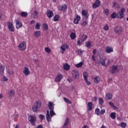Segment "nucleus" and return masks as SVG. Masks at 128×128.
<instances>
[{"mask_svg": "<svg viewBox=\"0 0 128 128\" xmlns=\"http://www.w3.org/2000/svg\"><path fill=\"white\" fill-rule=\"evenodd\" d=\"M64 70H70V65H68V64H66L64 66Z\"/></svg>", "mask_w": 128, "mask_h": 128, "instance_id": "28", "label": "nucleus"}, {"mask_svg": "<svg viewBox=\"0 0 128 128\" xmlns=\"http://www.w3.org/2000/svg\"><path fill=\"white\" fill-rule=\"evenodd\" d=\"M95 113L96 114H97L98 116L100 114V110L98 109V108H96L95 110Z\"/></svg>", "mask_w": 128, "mask_h": 128, "instance_id": "48", "label": "nucleus"}, {"mask_svg": "<svg viewBox=\"0 0 128 128\" xmlns=\"http://www.w3.org/2000/svg\"><path fill=\"white\" fill-rule=\"evenodd\" d=\"M100 6V0H96L95 2L92 4L93 8H98Z\"/></svg>", "mask_w": 128, "mask_h": 128, "instance_id": "11", "label": "nucleus"}, {"mask_svg": "<svg viewBox=\"0 0 128 128\" xmlns=\"http://www.w3.org/2000/svg\"><path fill=\"white\" fill-rule=\"evenodd\" d=\"M68 82H72V79L68 78Z\"/></svg>", "mask_w": 128, "mask_h": 128, "instance_id": "62", "label": "nucleus"}, {"mask_svg": "<svg viewBox=\"0 0 128 128\" xmlns=\"http://www.w3.org/2000/svg\"><path fill=\"white\" fill-rule=\"evenodd\" d=\"M126 123L124 122H123L121 123V124H120V127L121 128H126Z\"/></svg>", "mask_w": 128, "mask_h": 128, "instance_id": "46", "label": "nucleus"}, {"mask_svg": "<svg viewBox=\"0 0 128 128\" xmlns=\"http://www.w3.org/2000/svg\"><path fill=\"white\" fill-rule=\"evenodd\" d=\"M100 82V76H97L94 78V82L96 84H98Z\"/></svg>", "mask_w": 128, "mask_h": 128, "instance_id": "24", "label": "nucleus"}, {"mask_svg": "<svg viewBox=\"0 0 128 128\" xmlns=\"http://www.w3.org/2000/svg\"><path fill=\"white\" fill-rule=\"evenodd\" d=\"M8 28L10 32H14V26L12 25V22H9L8 24Z\"/></svg>", "mask_w": 128, "mask_h": 128, "instance_id": "13", "label": "nucleus"}, {"mask_svg": "<svg viewBox=\"0 0 128 128\" xmlns=\"http://www.w3.org/2000/svg\"><path fill=\"white\" fill-rule=\"evenodd\" d=\"M72 76L74 80H78L80 78V72H78V70H72Z\"/></svg>", "mask_w": 128, "mask_h": 128, "instance_id": "6", "label": "nucleus"}, {"mask_svg": "<svg viewBox=\"0 0 128 128\" xmlns=\"http://www.w3.org/2000/svg\"><path fill=\"white\" fill-rule=\"evenodd\" d=\"M8 94L10 96H14V91H12V90H10L8 92Z\"/></svg>", "mask_w": 128, "mask_h": 128, "instance_id": "41", "label": "nucleus"}, {"mask_svg": "<svg viewBox=\"0 0 128 128\" xmlns=\"http://www.w3.org/2000/svg\"><path fill=\"white\" fill-rule=\"evenodd\" d=\"M109 104L110 106H114V103L112 102H110Z\"/></svg>", "mask_w": 128, "mask_h": 128, "instance_id": "55", "label": "nucleus"}, {"mask_svg": "<svg viewBox=\"0 0 128 128\" xmlns=\"http://www.w3.org/2000/svg\"><path fill=\"white\" fill-rule=\"evenodd\" d=\"M54 116H56V113L54 110H50H50H46V120L48 122H52V118Z\"/></svg>", "mask_w": 128, "mask_h": 128, "instance_id": "1", "label": "nucleus"}, {"mask_svg": "<svg viewBox=\"0 0 128 128\" xmlns=\"http://www.w3.org/2000/svg\"><path fill=\"white\" fill-rule=\"evenodd\" d=\"M28 120L30 122L32 126H35L36 122V116H35L30 115L28 116Z\"/></svg>", "mask_w": 128, "mask_h": 128, "instance_id": "3", "label": "nucleus"}, {"mask_svg": "<svg viewBox=\"0 0 128 128\" xmlns=\"http://www.w3.org/2000/svg\"><path fill=\"white\" fill-rule=\"evenodd\" d=\"M82 64H84V63L82 62H80L79 64H76V68H82Z\"/></svg>", "mask_w": 128, "mask_h": 128, "instance_id": "42", "label": "nucleus"}, {"mask_svg": "<svg viewBox=\"0 0 128 128\" xmlns=\"http://www.w3.org/2000/svg\"><path fill=\"white\" fill-rule=\"evenodd\" d=\"M88 108L89 110H92V102H88Z\"/></svg>", "mask_w": 128, "mask_h": 128, "instance_id": "26", "label": "nucleus"}, {"mask_svg": "<svg viewBox=\"0 0 128 128\" xmlns=\"http://www.w3.org/2000/svg\"><path fill=\"white\" fill-rule=\"evenodd\" d=\"M70 124V118H66L64 124L62 126V128H68V124Z\"/></svg>", "mask_w": 128, "mask_h": 128, "instance_id": "12", "label": "nucleus"}, {"mask_svg": "<svg viewBox=\"0 0 128 128\" xmlns=\"http://www.w3.org/2000/svg\"><path fill=\"white\" fill-rule=\"evenodd\" d=\"M48 28V24H44L43 25V30H47Z\"/></svg>", "mask_w": 128, "mask_h": 128, "instance_id": "37", "label": "nucleus"}, {"mask_svg": "<svg viewBox=\"0 0 128 128\" xmlns=\"http://www.w3.org/2000/svg\"><path fill=\"white\" fill-rule=\"evenodd\" d=\"M20 16H23V18H26V17L28 16V12H22L20 14Z\"/></svg>", "mask_w": 128, "mask_h": 128, "instance_id": "38", "label": "nucleus"}, {"mask_svg": "<svg viewBox=\"0 0 128 128\" xmlns=\"http://www.w3.org/2000/svg\"><path fill=\"white\" fill-rule=\"evenodd\" d=\"M86 48H90L92 46V44L90 43V42L88 41L86 42Z\"/></svg>", "mask_w": 128, "mask_h": 128, "instance_id": "32", "label": "nucleus"}, {"mask_svg": "<svg viewBox=\"0 0 128 128\" xmlns=\"http://www.w3.org/2000/svg\"><path fill=\"white\" fill-rule=\"evenodd\" d=\"M106 50L107 54H110L114 52V49H112V47L108 46L106 48Z\"/></svg>", "mask_w": 128, "mask_h": 128, "instance_id": "14", "label": "nucleus"}, {"mask_svg": "<svg viewBox=\"0 0 128 128\" xmlns=\"http://www.w3.org/2000/svg\"><path fill=\"white\" fill-rule=\"evenodd\" d=\"M125 12L126 9L124 8H122L120 9V10L117 14L118 18H120V20H122V18H124Z\"/></svg>", "mask_w": 128, "mask_h": 128, "instance_id": "4", "label": "nucleus"}, {"mask_svg": "<svg viewBox=\"0 0 128 128\" xmlns=\"http://www.w3.org/2000/svg\"><path fill=\"white\" fill-rule=\"evenodd\" d=\"M47 16H48L49 18H52V17L54 16V12H52V10H48Z\"/></svg>", "mask_w": 128, "mask_h": 128, "instance_id": "18", "label": "nucleus"}, {"mask_svg": "<svg viewBox=\"0 0 128 128\" xmlns=\"http://www.w3.org/2000/svg\"><path fill=\"white\" fill-rule=\"evenodd\" d=\"M42 106V102L40 101L36 102L35 104L32 107V110L34 112H38L40 110L39 108Z\"/></svg>", "mask_w": 128, "mask_h": 128, "instance_id": "2", "label": "nucleus"}, {"mask_svg": "<svg viewBox=\"0 0 128 128\" xmlns=\"http://www.w3.org/2000/svg\"><path fill=\"white\" fill-rule=\"evenodd\" d=\"M23 72L24 74V76H28V74H30V70L28 67H25L24 68Z\"/></svg>", "mask_w": 128, "mask_h": 128, "instance_id": "15", "label": "nucleus"}, {"mask_svg": "<svg viewBox=\"0 0 128 128\" xmlns=\"http://www.w3.org/2000/svg\"><path fill=\"white\" fill-rule=\"evenodd\" d=\"M34 12L35 14V16H38V11L34 10Z\"/></svg>", "mask_w": 128, "mask_h": 128, "instance_id": "63", "label": "nucleus"}, {"mask_svg": "<svg viewBox=\"0 0 128 128\" xmlns=\"http://www.w3.org/2000/svg\"><path fill=\"white\" fill-rule=\"evenodd\" d=\"M116 112H112L110 114V117L112 120H114L116 118Z\"/></svg>", "mask_w": 128, "mask_h": 128, "instance_id": "30", "label": "nucleus"}, {"mask_svg": "<svg viewBox=\"0 0 128 128\" xmlns=\"http://www.w3.org/2000/svg\"><path fill=\"white\" fill-rule=\"evenodd\" d=\"M118 68L117 66H110V74H116Z\"/></svg>", "mask_w": 128, "mask_h": 128, "instance_id": "8", "label": "nucleus"}, {"mask_svg": "<svg viewBox=\"0 0 128 128\" xmlns=\"http://www.w3.org/2000/svg\"><path fill=\"white\" fill-rule=\"evenodd\" d=\"M4 74V66L1 65L0 67V76H2Z\"/></svg>", "mask_w": 128, "mask_h": 128, "instance_id": "22", "label": "nucleus"}, {"mask_svg": "<svg viewBox=\"0 0 128 128\" xmlns=\"http://www.w3.org/2000/svg\"><path fill=\"white\" fill-rule=\"evenodd\" d=\"M68 45H63L60 47V50H62V54H64V52L66 50V48H68Z\"/></svg>", "mask_w": 128, "mask_h": 128, "instance_id": "20", "label": "nucleus"}, {"mask_svg": "<svg viewBox=\"0 0 128 128\" xmlns=\"http://www.w3.org/2000/svg\"><path fill=\"white\" fill-rule=\"evenodd\" d=\"M88 72H84L83 74V76L84 78V80H85V82H86V84L87 86H90V82H88Z\"/></svg>", "mask_w": 128, "mask_h": 128, "instance_id": "10", "label": "nucleus"}, {"mask_svg": "<svg viewBox=\"0 0 128 128\" xmlns=\"http://www.w3.org/2000/svg\"><path fill=\"white\" fill-rule=\"evenodd\" d=\"M86 38H88V36L83 34L82 36V38H81V40H82V42H84V40H86Z\"/></svg>", "mask_w": 128, "mask_h": 128, "instance_id": "34", "label": "nucleus"}, {"mask_svg": "<svg viewBox=\"0 0 128 128\" xmlns=\"http://www.w3.org/2000/svg\"><path fill=\"white\" fill-rule=\"evenodd\" d=\"M38 118L40 120H44V116L42 114H39L38 115Z\"/></svg>", "mask_w": 128, "mask_h": 128, "instance_id": "43", "label": "nucleus"}, {"mask_svg": "<svg viewBox=\"0 0 128 128\" xmlns=\"http://www.w3.org/2000/svg\"><path fill=\"white\" fill-rule=\"evenodd\" d=\"M100 64L104 66H106V60L104 58H102L100 60L99 64Z\"/></svg>", "mask_w": 128, "mask_h": 128, "instance_id": "27", "label": "nucleus"}, {"mask_svg": "<svg viewBox=\"0 0 128 128\" xmlns=\"http://www.w3.org/2000/svg\"><path fill=\"white\" fill-rule=\"evenodd\" d=\"M100 128H106V126H104V125H103V126H101Z\"/></svg>", "mask_w": 128, "mask_h": 128, "instance_id": "64", "label": "nucleus"}, {"mask_svg": "<svg viewBox=\"0 0 128 128\" xmlns=\"http://www.w3.org/2000/svg\"><path fill=\"white\" fill-rule=\"evenodd\" d=\"M20 50H24L26 48V42H22L18 46Z\"/></svg>", "mask_w": 128, "mask_h": 128, "instance_id": "7", "label": "nucleus"}, {"mask_svg": "<svg viewBox=\"0 0 128 128\" xmlns=\"http://www.w3.org/2000/svg\"><path fill=\"white\" fill-rule=\"evenodd\" d=\"M40 31H36L34 33V35L35 36H36V38H38L39 36H40Z\"/></svg>", "mask_w": 128, "mask_h": 128, "instance_id": "36", "label": "nucleus"}, {"mask_svg": "<svg viewBox=\"0 0 128 128\" xmlns=\"http://www.w3.org/2000/svg\"><path fill=\"white\" fill-rule=\"evenodd\" d=\"M99 102V104L100 106H102L104 104V99H102V98H100Z\"/></svg>", "mask_w": 128, "mask_h": 128, "instance_id": "44", "label": "nucleus"}, {"mask_svg": "<svg viewBox=\"0 0 128 128\" xmlns=\"http://www.w3.org/2000/svg\"><path fill=\"white\" fill-rule=\"evenodd\" d=\"M58 20H60V16L56 15L54 18V22H58Z\"/></svg>", "mask_w": 128, "mask_h": 128, "instance_id": "35", "label": "nucleus"}, {"mask_svg": "<svg viewBox=\"0 0 128 128\" xmlns=\"http://www.w3.org/2000/svg\"><path fill=\"white\" fill-rule=\"evenodd\" d=\"M30 24H34V20H32L30 21Z\"/></svg>", "mask_w": 128, "mask_h": 128, "instance_id": "61", "label": "nucleus"}, {"mask_svg": "<svg viewBox=\"0 0 128 128\" xmlns=\"http://www.w3.org/2000/svg\"><path fill=\"white\" fill-rule=\"evenodd\" d=\"M92 60L94 62H96V56H92Z\"/></svg>", "mask_w": 128, "mask_h": 128, "instance_id": "57", "label": "nucleus"}, {"mask_svg": "<svg viewBox=\"0 0 128 128\" xmlns=\"http://www.w3.org/2000/svg\"><path fill=\"white\" fill-rule=\"evenodd\" d=\"M45 51L46 52H48V54H50V52H51V50L48 48H45Z\"/></svg>", "mask_w": 128, "mask_h": 128, "instance_id": "49", "label": "nucleus"}, {"mask_svg": "<svg viewBox=\"0 0 128 128\" xmlns=\"http://www.w3.org/2000/svg\"><path fill=\"white\" fill-rule=\"evenodd\" d=\"M16 28H22V22H20V20H16Z\"/></svg>", "mask_w": 128, "mask_h": 128, "instance_id": "17", "label": "nucleus"}, {"mask_svg": "<svg viewBox=\"0 0 128 128\" xmlns=\"http://www.w3.org/2000/svg\"><path fill=\"white\" fill-rule=\"evenodd\" d=\"M62 78V74H59L57 76L56 78H55V81L56 82H60Z\"/></svg>", "mask_w": 128, "mask_h": 128, "instance_id": "19", "label": "nucleus"}, {"mask_svg": "<svg viewBox=\"0 0 128 128\" xmlns=\"http://www.w3.org/2000/svg\"><path fill=\"white\" fill-rule=\"evenodd\" d=\"M112 98V94H108L106 95V100H110Z\"/></svg>", "mask_w": 128, "mask_h": 128, "instance_id": "29", "label": "nucleus"}, {"mask_svg": "<svg viewBox=\"0 0 128 128\" xmlns=\"http://www.w3.org/2000/svg\"><path fill=\"white\" fill-rule=\"evenodd\" d=\"M104 12L105 14H106L107 16H108V12H110V10L108 9H106L104 10Z\"/></svg>", "mask_w": 128, "mask_h": 128, "instance_id": "51", "label": "nucleus"}, {"mask_svg": "<svg viewBox=\"0 0 128 128\" xmlns=\"http://www.w3.org/2000/svg\"><path fill=\"white\" fill-rule=\"evenodd\" d=\"M48 108H49V110H54V103L52 102H49V103L48 104Z\"/></svg>", "mask_w": 128, "mask_h": 128, "instance_id": "21", "label": "nucleus"}, {"mask_svg": "<svg viewBox=\"0 0 128 128\" xmlns=\"http://www.w3.org/2000/svg\"><path fill=\"white\" fill-rule=\"evenodd\" d=\"M112 8H120V5L115 2L112 5Z\"/></svg>", "mask_w": 128, "mask_h": 128, "instance_id": "25", "label": "nucleus"}, {"mask_svg": "<svg viewBox=\"0 0 128 128\" xmlns=\"http://www.w3.org/2000/svg\"><path fill=\"white\" fill-rule=\"evenodd\" d=\"M93 54H96V49L93 50Z\"/></svg>", "mask_w": 128, "mask_h": 128, "instance_id": "56", "label": "nucleus"}, {"mask_svg": "<svg viewBox=\"0 0 128 128\" xmlns=\"http://www.w3.org/2000/svg\"><path fill=\"white\" fill-rule=\"evenodd\" d=\"M8 74H14V70H9L8 71Z\"/></svg>", "mask_w": 128, "mask_h": 128, "instance_id": "53", "label": "nucleus"}, {"mask_svg": "<svg viewBox=\"0 0 128 128\" xmlns=\"http://www.w3.org/2000/svg\"><path fill=\"white\" fill-rule=\"evenodd\" d=\"M104 112H106V110L102 109V110H101L100 114H104Z\"/></svg>", "mask_w": 128, "mask_h": 128, "instance_id": "52", "label": "nucleus"}, {"mask_svg": "<svg viewBox=\"0 0 128 128\" xmlns=\"http://www.w3.org/2000/svg\"><path fill=\"white\" fill-rule=\"evenodd\" d=\"M82 15L84 16H85L86 20L88 18V12H86V10H82Z\"/></svg>", "mask_w": 128, "mask_h": 128, "instance_id": "23", "label": "nucleus"}, {"mask_svg": "<svg viewBox=\"0 0 128 128\" xmlns=\"http://www.w3.org/2000/svg\"><path fill=\"white\" fill-rule=\"evenodd\" d=\"M111 18H118V14H116V12H113L111 14Z\"/></svg>", "mask_w": 128, "mask_h": 128, "instance_id": "33", "label": "nucleus"}, {"mask_svg": "<svg viewBox=\"0 0 128 128\" xmlns=\"http://www.w3.org/2000/svg\"><path fill=\"white\" fill-rule=\"evenodd\" d=\"M104 30H108V24H106L105 26H104Z\"/></svg>", "mask_w": 128, "mask_h": 128, "instance_id": "50", "label": "nucleus"}, {"mask_svg": "<svg viewBox=\"0 0 128 128\" xmlns=\"http://www.w3.org/2000/svg\"><path fill=\"white\" fill-rule=\"evenodd\" d=\"M86 24H88V22L86 21H83L82 23H81V26H86Z\"/></svg>", "mask_w": 128, "mask_h": 128, "instance_id": "45", "label": "nucleus"}, {"mask_svg": "<svg viewBox=\"0 0 128 128\" xmlns=\"http://www.w3.org/2000/svg\"><path fill=\"white\" fill-rule=\"evenodd\" d=\"M94 100L96 102V100H98V98H96V96L94 97Z\"/></svg>", "mask_w": 128, "mask_h": 128, "instance_id": "59", "label": "nucleus"}, {"mask_svg": "<svg viewBox=\"0 0 128 128\" xmlns=\"http://www.w3.org/2000/svg\"><path fill=\"white\" fill-rule=\"evenodd\" d=\"M114 32L116 34H120L124 32V28L122 27L116 26L114 28Z\"/></svg>", "mask_w": 128, "mask_h": 128, "instance_id": "5", "label": "nucleus"}, {"mask_svg": "<svg viewBox=\"0 0 128 128\" xmlns=\"http://www.w3.org/2000/svg\"><path fill=\"white\" fill-rule=\"evenodd\" d=\"M68 8V6L66 4H64L61 6H59L58 7V10L66 12V10Z\"/></svg>", "mask_w": 128, "mask_h": 128, "instance_id": "9", "label": "nucleus"}, {"mask_svg": "<svg viewBox=\"0 0 128 128\" xmlns=\"http://www.w3.org/2000/svg\"><path fill=\"white\" fill-rule=\"evenodd\" d=\"M35 28L36 30H40V24L39 22L36 23L35 26Z\"/></svg>", "mask_w": 128, "mask_h": 128, "instance_id": "40", "label": "nucleus"}, {"mask_svg": "<svg viewBox=\"0 0 128 128\" xmlns=\"http://www.w3.org/2000/svg\"><path fill=\"white\" fill-rule=\"evenodd\" d=\"M78 54H80H80H82V50H78Z\"/></svg>", "mask_w": 128, "mask_h": 128, "instance_id": "60", "label": "nucleus"}, {"mask_svg": "<svg viewBox=\"0 0 128 128\" xmlns=\"http://www.w3.org/2000/svg\"><path fill=\"white\" fill-rule=\"evenodd\" d=\"M70 38H72V40H74L76 38V32H71L70 34Z\"/></svg>", "mask_w": 128, "mask_h": 128, "instance_id": "31", "label": "nucleus"}, {"mask_svg": "<svg viewBox=\"0 0 128 128\" xmlns=\"http://www.w3.org/2000/svg\"><path fill=\"white\" fill-rule=\"evenodd\" d=\"M64 100L66 102H67V104H71L72 101L66 98H64Z\"/></svg>", "mask_w": 128, "mask_h": 128, "instance_id": "39", "label": "nucleus"}, {"mask_svg": "<svg viewBox=\"0 0 128 128\" xmlns=\"http://www.w3.org/2000/svg\"><path fill=\"white\" fill-rule=\"evenodd\" d=\"M3 80H4V82H7L8 78H6V76H4Z\"/></svg>", "mask_w": 128, "mask_h": 128, "instance_id": "54", "label": "nucleus"}, {"mask_svg": "<svg viewBox=\"0 0 128 128\" xmlns=\"http://www.w3.org/2000/svg\"><path fill=\"white\" fill-rule=\"evenodd\" d=\"M43 127H42V124H40V125H38V126H37V128H42Z\"/></svg>", "mask_w": 128, "mask_h": 128, "instance_id": "58", "label": "nucleus"}, {"mask_svg": "<svg viewBox=\"0 0 128 128\" xmlns=\"http://www.w3.org/2000/svg\"><path fill=\"white\" fill-rule=\"evenodd\" d=\"M80 20V16L77 15L76 18H74V22L76 24H78V22H79Z\"/></svg>", "mask_w": 128, "mask_h": 128, "instance_id": "16", "label": "nucleus"}, {"mask_svg": "<svg viewBox=\"0 0 128 128\" xmlns=\"http://www.w3.org/2000/svg\"><path fill=\"white\" fill-rule=\"evenodd\" d=\"M77 42H78L77 46H80V44H82L84 42V41H82V40L80 39V40H78Z\"/></svg>", "mask_w": 128, "mask_h": 128, "instance_id": "47", "label": "nucleus"}]
</instances>
